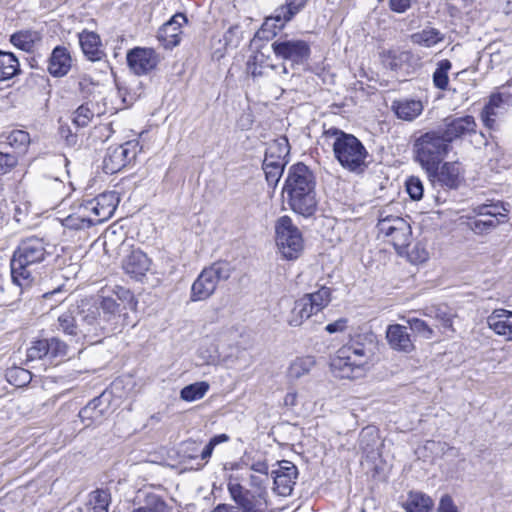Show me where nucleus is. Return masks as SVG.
<instances>
[{"label":"nucleus","instance_id":"obj_1","mask_svg":"<svg viewBox=\"0 0 512 512\" xmlns=\"http://www.w3.org/2000/svg\"><path fill=\"white\" fill-rule=\"evenodd\" d=\"M120 305L111 297H102L99 304L82 303L74 311L60 314L54 324L55 330L72 337L76 342L87 340L97 343L102 337L118 330Z\"/></svg>","mask_w":512,"mask_h":512},{"label":"nucleus","instance_id":"obj_2","mask_svg":"<svg viewBox=\"0 0 512 512\" xmlns=\"http://www.w3.org/2000/svg\"><path fill=\"white\" fill-rule=\"evenodd\" d=\"M373 335L359 334L341 346L331 358L333 374L341 379L360 377L373 356Z\"/></svg>","mask_w":512,"mask_h":512},{"label":"nucleus","instance_id":"obj_3","mask_svg":"<svg viewBox=\"0 0 512 512\" xmlns=\"http://www.w3.org/2000/svg\"><path fill=\"white\" fill-rule=\"evenodd\" d=\"M315 178L312 171L303 163L290 167L283 187L287 203L297 214L310 217L317 209Z\"/></svg>","mask_w":512,"mask_h":512},{"label":"nucleus","instance_id":"obj_4","mask_svg":"<svg viewBox=\"0 0 512 512\" xmlns=\"http://www.w3.org/2000/svg\"><path fill=\"white\" fill-rule=\"evenodd\" d=\"M48 256L43 239L33 236L21 240L10 261L12 282L22 289L29 287L35 278V267Z\"/></svg>","mask_w":512,"mask_h":512},{"label":"nucleus","instance_id":"obj_5","mask_svg":"<svg viewBox=\"0 0 512 512\" xmlns=\"http://www.w3.org/2000/svg\"><path fill=\"white\" fill-rule=\"evenodd\" d=\"M323 138L332 147L334 157L343 169L354 173L365 169L368 152L356 136L330 127L324 130Z\"/></svg>","mask_w":512,"mask_h":512},{"label":"nucleus","instance_id":"obj_6","mask_svg":"<svg viewBox=\"0 0 512 512\" xmlns=\"http://www.w3.org/2000/svg\"><path fill=\"white\" fill-rule=\"evenodd\" d=\"M450 146L441 131L431 130L418 136L413 143L415 161L429 174L434 175L449 152Z\"/></svg>","mask_w":512,"mask_h":512},{"label":"nucleus","instance_id":"obj_7","mask_svg":"<svg viewBox=\"0 0 512 512\" xmlns=\"http://www.w3.org/2000/svg\"><path fill=\"white\" fill-rule=\"evenodd\" d=\"M232 267L228 262H216L202 270L191 287V300L208 299L216 290L220 281L230 278Z\"/></svg>","mask_w":512,"mask_h":512},{"label":"nucleus","instance_id":"obj_8","mask_svg":"<svg viewBox=\"0 0 512 512\" xmlns=\"http://www.w3.org/2000/svg\"><path fill=\"white\" fill-rule=\"evenodd\" d=\"M276 243L286 259H296L303 250L302 234L288 216H283L277 221Z\"/></svg>","mask_w":512,"mask_h":512},{"label":"nucleus","instance_id":"obj_9","mask_svg":"<svg viewBox=\"0 0 512 512\" xmlns=\"http://www.w3.org/2000/svg\"><path fill=\"white\" fill-rule=\"evenodd\" d=\"M271 48L277 58L290 62L292 67L307 63L311 54L308 42L288 36L279 37Z\"/></svg>","mask_w":512,"mask_h":512},{"label":"nucleus","instance_id":"obj_10","mask_svg":"<svg viewBox=\"0 0 512 512\" xmlns=\"http://www.w3.org/2000/svg\"><path fill=\"white\" fill-rule=\"evenodd\" d=\"M377 227L399 254L409 246L412 232L410 224L405 219L399 216H386L379 220Z\"/></svg>","mask_w":512,"mask_h":512},{"label":"nucleus","instance_id":"obj_11","mask_svg":"<svg viewBox=\"0 0 512 512\" xmlns=\"http://www.w3.org/2000/svg\"><path fill=\"white\" fill-rule=\"evenodd\" d=\"M503 211H506L503 209ZM476 218L470 221L471 230L478 235L493 231L499 224L507 221V213L501 211L498 205H480L474 209Z\"/></svg>","mask_w":512,"mask_h":512},{"label":"nucleus","instance_id":"obj_12","mask_svg":"<svg viewBox=\"0 0 512 512\" xmlns=\"http://www.w3.org/2000/svg\"><path fill=\"white\" fill-rule=\"evenodd\" d=\"M302 7V3L296 5V2H287L281 5L271 16L266 17L261 29L258 31L259 37L269 39L270 37L276 36L277 32L281 30Z\"/></svg>","mask_w":512,"mask_h":512},{"label":"nucleus","instance_id":"obj_13","mask_svg":"<svg viewBox=\"0 0 512 512\" xmlns=\"http://www.w3.org/2000/svg\"><path fill=\"white\" fill-rule=\"evenodd\" d=\"M116 191H107L84 204V210L93 213L96 223H102L111 218L119 204Z\"/></svg>","mask_w":512,"mask_h":512},{"label":"nucleus","instance_id":"obj_14","mask_svg":"<svg viewBox=\"0 0 512 512\" xmlns=\"http://www.w3.org/2000/svg\"><path fill=\"white\" fill-rule=\"evenodd\" d=\"M476 127L473 116H448L444 119L443 128H439L438 131H441V135L450 146V143L454 140L474 134Z\"/></svg>","mask_w":512,"mask_h":512},{"label":"nucleus","instance_id":"obj_15","mask_svg":"<svg viewBox=\"0 0 512 512\" xmlns=\"http://www.w3.org/2000/svg\"><path fill=\"white\" fill-rule=\"evenodd\" d=\"M127 63L136 75H146L159 63V56L152 48L135 47L128 51Z\"/></svg>","mask_w":512,"mask_h":512},{"label":"nucleus","instance_id":"obj_16","mask_svg":"<svg viewBox=\"0 0 512 512\" xmlns=\"http://www.w3.org/2000/svg\"><path fill=\"white\" fill-rule=\"evenodd\" d=\"M273 474L274 491L280 496L290 495L298 475L297 467L289 461H283Z\"/></svg>","mask_w":512,"mask_h":512},{"label":"nucleus","instance_id":"obj_17","mask_svg":"<svg viewBox=\"0 0 512 512\" xmlns=\"http://www.w3.org/2000/svg\"><path fill=\"white\" fill-rule=\"evenodd\" d=\"M186 21L185 15L177 13L160 27L157 38L164 48L172 49L180 43L181 26Z\"/></svg>","mask_w":512,"mask_h":512},{"label":"nucleus","instance_id":"obj_18","mask_svg":"<svg viewBox=\"0 0 512 512\" xmlns=\"http://www.w3.org/2000/svg\"><path fill=\"white\" fill-rule=\"evenodd\" d=\"M228 491L231 498L245 512H267L262 511L260 506L264 504L263 494L258 496V501L253 500L252 490L244 489V487L237 482L228 483Z\"/></svg>","mask_w":512,"mask_h":512},{"label":"nucleus","instance_id":"obj_19","mask_svg":"<svg viewBox=\"0 0 512 512\" xmlns=\"http://www.w3.org/2000/svg\"><path fill=\"white\" fill-rule=\"evenodd\" d=\"M126 274L135 280H142L151 267V259L141 250H133L122 263Z\"/></svg>","mask_w":512,"mask_h":512},{"label":"nucleus","instance_id":"obj_20","mask_svg":"<svg viewBox=\"0 0 512 512\" xmlns=\"http://www.w3.org/2000/svg\"><path fill=\"white\" fill-rule=\"evenodd\" d=\"M386 338L393 350L410 353L414 350V344L407 327L400 324L389 325L386 331Z\"/></svg>","mask_w":512,"mask_h":512},{"label":"nucleus","instance_id":"obj_21","mask_svg":"<svg viewBox=\"0 0 512 512\" xmlns=\"http://www.w3.org/2000/svg\"><path fill=\"white\" fill-rule=\"evenodd\" d=\"M487 325L497 335L503 336L507 341H512V311L495 309L487 317Z\"/></svg>","mask_w":512,"mask_h":512},{"label":"nucleus","instance_id":"obj_22","mask_svg":"<svg viewBox=\"0 0 512 512\" xmlns=\"http://www.w3.org/2000/svg\"><path fill=\"white\" fill-rule=\"evenodd\" d=\"M109 409L108 403L104 402L103 395L92 399L85 407L79 411V417L82 423L89 427L92 424L102 422Z\"/></svg>","mask_w":512,"mask_h":512},{"label":"nucleus","instance_id":"obj_23","mask_svg":"<svg viewBox=\"0 0 512 512\" xmlns=\"http://www.w3.org/2000/svg\"><path fill=\"white\" fill-rule=\"evenodd\" d=\"M71 62L68 50L65 47L57 46L50 55L47 69L53 77H63L69 72Z\"/></svg>","mask_w":512,"mask_h":512},{"label":"nucleus","instance_id":"obj_24","mask_svg":"<svg viewBox=\"0 0 512 512\" xmlns=\"http://www.w3.org/2000/svg\"><path fill=\"white\" fill-rule=\"evenodd\" d=\"M79 43L84 55L91 61H99L104 56L99 35L95 32L83 30L79 33Z\"/></svg>","mask_w":512,"mask_h":512},{"label":"nucleus","instance_id":"obj_25","mask_svg":"<svg viewBox=\"0 0 512 512\" xmlns=\"http://www.w3.org/2000/svg\"><path fill=\"white\" fill-rule=\"evenodd\" d=\"M42 41L41 34L36 30H20L10 36V42L25 52H34Z\"/></svg>","mask_w":512,"mask_h":512},{"label":"nucleus","instance_id":"obj_26","mask_svg":"<svg viewBox=\"0 0 512 512\" xmlns=\"http://www.w3.org/2000/svg\"><path fill=\"white\" fill-rule=\"evenodd\" d=\"M392 109L399 119L412 121L423 111L422 102L414 99L394 101Z\"/></svg>","mask_w":512,"mask_h":512},{"label":"nucleus","instance_id":"obj_27","mask_svg":"<svg viewBox=\"0 0 512 512\" xmlns=\"http://www.w3.org/2000/svg\"><path fill=\"white\" fill-rule=\"evenodd\" d=\"M308 298L303 296L295 301L294 306L288 318V324L292 327H299L305 320L318 312L309 305Z\"/></svg>","mask_w":512,"mask_h":512},{"label":"nucleus","instance_id":"obj_28","mask_svg":"<svg viewBox=\"0 0 512 512\" xmlns=\"http://www.w3.org/2000/svg\"><path fill=\"white\" fill-rule=\"evenodd\" d=\"M433 502L431 498L421 492L408 493L402 507L406 512H431Z\"/></svg>","mask_w":512,"mask_h":512},{"label":"nucleus","instance_id":"obj_29","mask_svg":"<svg viewBox=\"0 0 512 512\" xmlns=\"http://www.w3.org/2000/svg\"><path fill=\"white\" fill-rule=\"evenodd\" d=\"M102 113L97 103L88 101L75 110L72 121L77 127H86L95 116H100Z\"/></svg>","mask_w":512,"mask_h":512},{"label":"nucleus","instance_id":"obj_30","mask_svg":"<svg viewBox=\"0 0 512 512\" xmlns=\"http://www.w3.org/2000/svg\"><path fill=\"white\" fill-rule=\"evenodd\" d=\"M20 64L11 52L0 50V82L7 81L20 74Z\"/></svg>","mask_w":512,"mask_h":512},{"label":"nucleus","instance_id":"obj_31","mask_svg":"<svg viewBox=\"0 0 512 512\" xmlns=\"http://www.w3.org/2000/svg\"><path fill=\"white\" fill-rule=\"evenodd\" d=\"M274 68L275 66L268 63V58L262 53L255 54L247 63V72L253 79L269 76Z\"/></svg>","mask_w":512,"mask_h":512},{"label":"nucleus","instance_id":"obj_32","mask_svg":"<svg viewBox=\"0 0 512 512\" xmlns=\"http://www.w3.org/2000/svg\"><path fill=\"white\" fill-rule=\"evenodd\" d=\"M285 165L286 160L277 161L272 156H265L263 161V171L269 185L272 187L277 185L283 174Z\"/></svg>","mask_w":512,"mask_h":512},{"label":"nucleus","instance_id":"obj_33","mask_svg":"<svg viewBox=\"0 0 512 512\" xmlns=\"http://www.w3.org/2000/svg\"><path fill=\"white\" fill-rule=\"evenodd\" d=\"M96 224L95 219L89 215V211L84 210V206L78 213L71 214L62 221V225L71 230H84Z\"/></svg>","mask_w":512,"mask_h":512},{"label":"nucleus","instance_id":"obj_34","mask_svg":"<svg viewBox=\"0 0 512 512\" xmlns=\"http://www.w3.org/2000/svg\"><path fill=\"white\" fill-rule=\"evenodd\" d=\"M411 40L414 44L430 48L442 42L444 40V34L436 28L426 27L419 32L413 33Z\"/></svg>","mask_w":512,"mask_h":512},{"label":"nucleus","instance_id":"obj_35","mask_svg":"<svg viewBox=\"0 0 512 512\" xmlns=\"http://www.w3.org/2000/svg\"><path fill=\"white\" fill-rule=\"evenodd\" d=\"M460 169L457 163L446 162L438 172V180L448 188H457L460 183Z\"/></svg>","mask_w":512,"mask_h":512},{"label":"nucleus","instance_id":"obj_36","mask_svg":"<svg viewBox=\"0 0 512 512\" xmlns=\"http://www.w3.org/2000/svg\"><path fill=\"white\" fill-rule=\"evenodd\" d=\"M250 486L254 489L252 491L253 500L258 501V496L263 494L264 504L260 506L262 511H266L268 508V491L267 485L269 484V476L268 475H250Z\"/></svg>","mask_w":512,"mask_h":512},{"label":"nucleus","instance_id":"obj_37","mask_svg":"<svg viewBox=\"0 0 512 512\" xmlns=\"http://www.w3.org/2000/svg\"><path fill=\"white\" fill-rule=\"evenodd\" d=\"M122 153L117 146L108 148L103 160V170L106 174L117 173L126 166Z\"/></svg>","mask_w":512,"mask_h":512},{"label":"nucleus","instance_id":"obj_38","mask_svg":"<svg viewBox=\"0 0 512 512\" xmlns=\"http://www.w3.org/2000/svg\"><path fill=\"white\" fill-rule=\"evenodd\" d=\"M316 361L313 356L296 358L288 368V375L292 379H299L307 375L315 366Z\"/></svg>","mask_w":512,"mask_h":512},{"label":"nucleus","instance_id":"obj_39","mask_svg":"<svg viewBox=\"0 0 512 512\" xmlns=\"http://www.w3.org/2000/svg\"><path fill=\"white\" fill-rule=\"evenodd\" d=\"M209 383L199 381L183 387L180 391V398L186 402H193L202 399L209 390Z\"/></svg>","mask_w":512,"mask_h":512},{"label":"nucleus","instance_id":"obj_40","mask_svg":"<svg viewBox=\"0 0 512 512\" xmlns=\"http://www.w3.org/2000/svg\"><path fill=\"white\" fill-rule=\"evenodd\" d=\"M111 495L107 490L97 489L89 494V506L92 512H108Z\"/></svg>","mask_w":512,"mask_h":512},{"label":"nucleus","instance_id":"obj_41","mask_svg":"<svg viewBox=\"0 0 512 512\" xmlns=\"http://www.w3.org/2000/svg\"><path fill=\"white\" fill-rule=\"evenodd\" d=\"M131 512H169L165 501L157 494L147 493L143 504Z\"/></svg>","mask_w":512,"mask_h":512},{"label":"nucleus","instance_id":"obj_42","mask_svg":"<svg viewBox=\"0 0 512 512\" xmlns=\"http://www.w3.org/2000/svg\"><path fill=\"white\" fill-rule=\"evenodd\" d=\"M304 296L309 299L308 302L312 309L320 312L330 303L331 290L326 286H322L316 292L305 294Z\"/></svg>","mask_w":512,"mask_h":512},{"label":"nucleus","instance_id":"obj_43","mask_svg":"<svg viewBox=\"0 0 512 512\" xmlns=\"http://www.w3.org/2000/svg\"><path fill=\"white\" fill-rule=\"evenodd\" d=\"M30 143V135L24 130H13L6 136V144L14 150L24 151Z\"/></svg>","mask_w":512,"mask_h":512},{"label":"nucleus","instance_id":"obj_44","mask_svg":"<svg viewBox=\"0 0 512 512\" xmlns=\"http://www.w3.org/2000/svg\"><path fill=\"white\" fill-rule=\"evenodd\" d=\"M451 62L447 59L441 60L433 73V83L435 87L445 90L448 86V71L451 69Z\"/></svg>","mask_w":512,"mask_h":512},{"label":"nucleus","instance_id":"obj_45","mask_svg":"<svg viewBox=\"0 0 512 512\" xmlns=\"http://www.w3.org/2000/svg\"><path fill=\"white\" fill-rule=\"evenodd\" d=\"M289 154V143L286 137H280L269 145L265 156H272L274 159L285 160Z\"/></svg>","mask_w":512,"mask_h":512},{"label":"nucleus","instance_id":"obj_46","mask_svg":"<svg viewBox=\"0 0 512 512\" xmlns=\"http://www.w3.org/2000/svg\"><path fill=\"white\" fill-rule=\"evenodd\" d=\"M6 378L12 385L16 387H22L31 381L32 375L28 370L24 368L14 367L7 371Z\"/></svg>","mask_w":512,"mask_h":512},{"label":"nucleus","instance_id":"obj_47","mask_svg":"<svg viewBox=\"0 0 512 512\" xmlns=\"http://www.w3.org/2000/svg\"><path fill=\"white\" fill-rule=\"evenodd\" d=\"M49 354V345L46 339L35 340L27 349V361L40 360Z\"/></svg>","mask_w":512,"mask_h":512},{"label":"nucleus","instance_id":"obj_48","mask_svg":"<svg viewBox=\"0 0 512 512\" xmlns=\"http://www.w3.org/2000/svg\"><path fill=\"white\" fill-rule=\"evenodd\" d=\"M18 164V155L15 152L0 150V175L9 173Z\"/></svg>","mask_w":512,"mask_h":512},{"label":"nucleus","instance_id":"obj_49","mask_svg":"<svg viewBox=\"0 0 512 512\" xmlns=\"http://www.w3.org/2000/svg\"><path fill=\"white\" fill-rule=\"evenodd\" d=\"M405 185H406V191L409 194L411 199L418 201L423 197L424 188H423V183L419 177H416V176L409 177L406 180Z\"/></svg>","mask_w":512,"mask_h":512},{"label":"nucleus","instance_id":"obj_50","mask_svg":"<svg viewBox=\"0 0 512 512\" xmlns=\"http://www.w3.org/2000/svg\"><path fill=\"white\" fill-rule=\"evenodd\" d=\"M407 323L410 326V329L422 337L426 339H430L433 336V330L429 327V325L422 319L419 318H409Z\"/></svg>","mask_w":512,"mask_h":512},{"label":"nucleus","instance_id":"obj_51","mask_svg":"<svg viewBox=\"0 0 512 512\" xmlns=\"http://www.w3.org/2000/svg\"><path fill=\"white\" fill-rule=\"evenodd\" d=\"M49 345V354L51 358L66 356L68 346L67 344L57 337L46 339Z\"/></svg>","mask_w":512,"mask_h":512},{"label":"nucleus","instance_id":"obj_52","mask_svg":"<svg viewBox=\"0 0 512 512\" xmlns=\"http://www.w3.org/2000/svg\"><path fill=\"white\" fill-rule=\"evenodd\" d=\"M117 148L122 153V158L126 166L136 158L138 153V143L133 141H128L124 144L117 146Z\"/></svg>","mask_w":512,"mask_h":512},{"label":"nucleus","instance_id":"obj_53","mask_svg":"<svg viewBox=\"0 0 512 512\" xmlns=\"http://www.w3.org/2000/svg\"><path fill=\"white\" fill-rule=\"evenodd\" d=\"M408 259L413 264H419L425 262L428 257V251L420 244L413 246L411 250L407 252Z\"/></svg>","mask_w":512,"mask_h":512},{"label":"nucleus","instance_id":"obj_54","mask_svg":"<svg viewBox=\"0 0 512 512\" xmlns=\"http://www.w3.org/2000/svg\"><path fill=\"white\" fill-rule=\"evenodd\" d=\"M498 114L499 109H495V107H492L491 111H488V105H485L481 113V118L484 125L488 128H492L495 123V117Z\"/></svg>","mask_w":512,"mask_h":512},{"label":"nucleus","instance_id":"obj_55","mask_svg":"<svg viewBox=\"0 0 512 512\" xmlns=\"http://www.w3.org/2000/svg\"><path fill=\"white\" fill-rule=\"evenodd\" d=\"M439 512H458L452 498L449 495H444L438 506Z\"/></svg>","mask_w":512,"mask_h":512},{"label":"nucleus","instance_id":"obj_56","mask_svg":"<svg viewBox=\"0 0 512 512\" xmlns=\"http://www.w3.org/2000/svg\"><path fill=\"white\" fill-rule=\"evenodd\" d=\"M347 323L348 320L346 318H340L332 323H329L325 327V330L330 334L342 332L347 328Z\"/></svg>","mask_w":512,"mask_h":512},{"label":"nucleus","instance_id":"obj_57","mask_svg":"<svg viewBox=\"0 0 512 512\" xmlns=\"http://www.w3.org/2000/svg\"><path fill=\"white\" fill-rule=\"evenodd\" d=\"M60 134L62 137L66 139L68 145H75L77 142V136L71 132V130L67 127H61Z\"/></svg>","mask_w":512,"mask_h":512},{"label":"nucleus","instance_id":"obj_58","mask_svg":"<svg viewBox=\"0 0 512 512\" xmlns=\"http://www.w3.org/2000/svg\"><path fill=\"white\" fill-rule=\"evenodd\" d=\"M502 104V96L500 94H494L490 97L489 102L486 105H488V111H491L492 107H495V109H500Z\"/></svg>","mask_w":512,"mask_h":512},{"label":"nucleus","instance_id":"obj_59","mask_svg":"<svg viewBox=\"0 0 512 512\" xmlns=\"http://www.w3.org/2000/svg\"><path fill=\"white\" fill-rule=\"evenodd\" d=\"M392 11L403 13L410 8V2H388Z\"/></svg>","mask_w":512,"mask_h":512},{"label":"nucleus","instance_id":"obj_60","mask_svg":"<svg viewBox=\"0 0 512 512\" xmlns=\"http://www.w3.org/2000/svg\"><path fill=\"white\" fill-rule=\"evenodd\" d=\"M211 512H245L241 508L228 505V504H219L217 505Z\"/></svg>","mask_w":512,"mask_h":512},{"label":"nucleus","instance_id":"obj_61","mask_svg":"<svg viewBox=\"0 0 512 512\" xmlns=\"http://www.w3.org/2000/svg\"><path fill=\"white\" fill-rule=\"evenodd\" d=\"M251 470L260 475H268V465L265 462H256L251 465Z\"/></svg>","mask_w":512,"mask_h":512},{"label":"nucleus","instance_id":"obj_62","mask_svg":"<svg viewBox=\"0 0 512 512\" xmlns=\"http://www.w3.org/2000/svg\"><path fill=\"white\" fill-rule=\"evenodd\" d=\"M214 448L215 446L209 441L201 452V459L207 462V460L211 457Z\"/></svg>","mask_w":512,"mask_h":512},{"label":"nucleus","instance_id":"obj_63","mask_svg":"<svg viewBox=\"0 0 512 512\" xmlns=\"http://www.w3.org/2000/svg\"><path fill=\"white\" fill-rule=\"evenodd\" d=\"M229 441V436L227 434H219L210 439V442L216 447L220 443H224Z\"/></svg>","mask_w":512,"mask_h":512},{"label":"nucleus","instance_id":"obj_64","mask_svg":"<svg viewBox=\"0 0 512 512\" xmlns=\"http://www.w3.org/2000/svg\"><path fill=\"white\" fill-rule=\"evenodd\" d=\"M232 32H233V29H232V28H230V29L227 31V33L225 34L224 38H225V39H227L228 34H231Z\"/></svg>","mask_w":512,"mask_h":512}]
</instances>
